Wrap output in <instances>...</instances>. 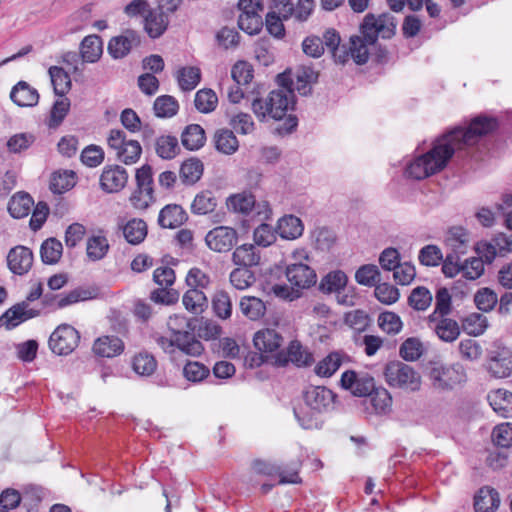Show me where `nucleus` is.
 <instances>
[{"label":"nucleus","mask_w":512,"mask_h":512,"mask_svg":"<svg viewBox=\"0 0 512 512\" xmlns=\"http://www.w3.org/2000/svg\"><path fill=\"white\" fill-rule=\"evenodd\" d=\"M498 126L492 117H475L467 128L455 127L437 138L433 147L410 162L405 170L408 177L422 180L443 170L454 154L464 157L463 151L478 143L481 137Z\"/></svg>","instance_id":"1"},{"label":"nucleus","mask_w":512,"mask_h":512,"mask_svg":"<svg viewBox=\"0 0 512 512\" xmlns=\"http://www.w3.org/2000/svg\"><path fill=\"white\" fill-rule=\"evenodd\" d=\"M396 27V18L388 12L366 14L359 26V35L350 38V52L354 62L363 65L371 57L377 63H385L389 52L378 43V38L391 39L396 33Z\"/></svg>","instance_id":"2"},{"label":"nucleus","mask_w":512,"mask_h":512,"mask_svg":"<svg viewBox=\"0 0 512 512\" xmlns=\"http://www.w3.org/2000/svg\"><path fill=\"white\" fill-rule=\"evenodd\" d=\"M334 393L324 386H309L303 392L304 403L294 408V415L304 429L322 426L321 414L327 412L334 402Z\"/></svg>","instance_id":"3"},{"label":"nucleus","mask_w":512,"mask_h":512,"mask_svg":"<svg viewBox=\"0 0 512 512\" xmlns=\"http://www.w3.org/2000/svg\"><path fill=\"white\" fill-rule=\"evenodd\" d=\"M295 105L294 94L287 89L272 90L266 98L253 99L251 106L259 121L281 120Z\"/></svg>","instance_id":"4"},{"label":"nucleus","mask_w":512,"mask_h":512,"mask_svg":"<svg viewBox=\"0 0 512 512\" xmlns=\"http://www.w3.org/2000/svg\"><path fill=\"white\" fill-rule=\"evenodd\" d=\"M384 376L387 384L393 388L418 391L421 387V376L418 371L401 361L387 363Z\"/></svg>","instance_id":"5"},{"label":"nucleus","mask_w":512,"mask_h":512,"mask_svg":"<svg viewBox=\"0 0 512 512\" xmlns=\"http://www.w3.org/2000/svg\"><path fill=\"white\" fill-rule=\"evenodd\" d=\"M170 333L176 336V341L182 340L186 355L199 356L204 350L202 343L195 337V324L193 319L184 315L170 316L167 321Z\"/></svg>","instance_id":"6"},{"label":"nucleus","mask_w":512,"mask_h":512,"mask_svg":"<svg viewBox=\"0 0 512 512\" xmlns=\"http://www.w3.org/2000/svg\"><path fill=\"white\" fill-rule=\"evenodd\" d=\"M107 144L116 159L126 165L135 164L141 157L142 147L137 140L127 139L120 129H112L107 137Z\"/></svg>","instance_id":"7"},{"label":"nucleus","mask_w":512,"mask_h":512,"mask_svg":"<svg viewBox=\"0 0 512 512\" xmlns=\"http://www.w3.org/2000/svg\"><path fill=\"white\" fill-rule=\"evenodd\" d=\"M136 189L130 196L132 206L145 210L154 201L153 172L149 164H144L136 170Z\"/></svg>","instance_id":"8"},{"label":"nucleus","mask_w":512,"mask_h":512,"mask_svg":"<svg viewBox=\"0 0 512 512\" xmlns=\"http://www.w3.org/2000/svg\"><path fill=\"white\" fill-rule=\"evenodd\" d=\"M432 385L436 389L448 390L466 381V373L459 364L446 366L433 363L428 373Z\"/></svg>","instance_id":"9"},{"label":"nucleus","mask_w":512,"mask_h":512,"mask_svg":"<svg viewBox=\"0 0 512 512\" xmlns=\"http://www.w3.org/2000/svg\"><path fill=\"white\" fill-rule=\"evenodd\" d=\"M79 332L69 324L59 325L49 338V347L56 355H68L78 346Z\"/></svg>","instance_id":"10"},{"label":"nucleus","mask_w":512,"mask_h":512,"mask_svg":"<svg viewBox=\"0 0 512 512\" xmlns=\"http://www.w3.org/2000/svg\"><path fill=\"white\" fill-rule=\"evenodd\" d=\"M340 385L356 397L371 396L375 391L374 378L367 372L347 370L341 375Z\"/></svg>","instance_id":"11"},{"label":"nucleus","mask_w":512,"mask_h":512,"mask_svg":"<svg viewBox=\"0 0 512 512\" xmlns=\"http://www.w3.org/2000/svg\"><path fill=\"white\" fill-rule=\"evenodd\" d=\"M289 362L297 367H308L314 363V357L299 341L293 340L286 350L279 351L275 357V364L278 366H286Z\"/></svg>","instance_id":"12"},{"label":"nucleus","mask_w":512,"mask_h":512,"mask_svg":"<svg viewBox=\"0 0 512 512\" xmlns=\"http://www.w3.org/2000/svg\"><path fill=\"white\" fill-rule=\"evenodd\" d=\"M205 242L215 252H228L237 242V232L231 227L218 226L207 233Z\"/></svg>","instance_id":"13"},{"label":"nucleus","mask_w":512,"mask_h":512,"mask_svg":"<svg viewBox=\"0 0 512 512\" xmlns=\"http://www.w3.org/2000/svg\"><path fill=\"white\" fill-rule=\"evenodd\" d=\"M285 274L290 284L299 291L300 289H308L317 282L315 270L305 263L287 265Z\"/></svg>","instance_id":"14"},{"label":"nucleus","mask_w":512,"mask_h":512,"mask_svg":"<svg viewBox=\"0 0 512 512\" xmlns=\"http://www.w3.org/2000/svg\"><path fill=\"white\" fill-rule=\"evenodd\" d=\"M95 291L86 288H75L65 295H54L51 293L43 296V303L47 306H52L55 309H62L75 303L93 299Z\"/></svg>","instance_id":"15"},{"label":"nucleus","mask_w":512,"mask_h":512,"mask_svg":"<svg viewBox=\"0 0 512 512\" xmlns=\"http://www.w3.org/2000/svg\"><path fill=\"white\" fill-rule=\"evenodd\" d=\"M128 172L120 165H107L100 176V187L107 193L120 192L128 182Z\"/></svg>","instance_id":"16"},{"label":"nucleus","mask_w":512,"mask_h":512,"mask_svg":"<svg viewBox=\"0 0 512 512\" xmlns=\"http://www.w3.org/2000/svg\"><path fill=\"white\" fill-rule=\"evenodd\" d=\"M253 470L258 474L263 475H279V484H296L300 483L301 479L298 475V467L295 466L289 470L283 469L281 466L266 462L263 460H255L252 464Z\"/></svg>","instance_id":"17"},{"label":"nucleus","mask_w":512,"mask_h":512,"mask_svg":"<svg viewBox=\"0 0 512 512\" xmlns=\"http://www.w3.org/2000/svg\"><path fill=\"white\" fill-rule=\"evenodd\" d=\"M7 264L10 271L16 275L28 273L33 264V253L25 246L12 248L7 255Z\"/></svg>","instance_id":"18"},{"label":"nucleus","mask_w":512,"mask_h":512,"mask_svg":"<svg viewBox=\"0 0 512 512\" xmlns=\"http://www.w3.org/2000/svg\"><path fill=\"white\" fill-rule=\"evenodd\" d=\"M140 44L139 35L133 30H126L123 34L113 37L108 43V52L114 59L125 57L133 47Z\"/></svg>","instance_id":"19"},{"label":"nucleus","mask_w":512,"mask_h":512,"mask_svg":"<svg viewBox=\"0 0 512 512\" xmlns=\"http://www.w3.org/2000/svg\"><path fill=\"white\" fill-rule=\"evenodd\" d=\"M428 326L438 338L446 343L454 342L460 335L461 328L458 322L447 316L436 317L434 321H427Z\"/></svg>","instance_id":"20"},{"label":"nucleus","mask_w":512,"mask_h":512,"mask_svg":"<svg viewBox=\"0 0 512 512\" xmlns=\"http://www.w3.org/2000/svg\"><path fill=\"white\" fill-rule=\"evenodd\" d=\"M255 348L265 354L279 352V348L283 344L282 335L275 329H262L255 333L253 337Z\"/></svg>","instance_id":"21"},{"label":"nucleus","mask_w":512,"mask_h":512,"mask_svg":"<svg viewBox=\"0 0 512 512\" xmlns=\"http://www.w3.org/2000/svg\"><path fill=\"white\" fill-rule=\"evenodd\" d=\"M37 316V312L29 308L26 301H22L9 308L1 317L0 323L7 329H13L22 322Z\"/></svg>","instance_id":"22"},{"label":"nucleus","mask_w":512,"mask_h":512,"mask_svg":"<svg viewBox=\"0 0 512 512\" xmlns=\"http://www.w3.org/2000/svg\"><path fill=\"white\" fill-rule=\"evenodd\" d=\"M11 100L20 107H33L38 104L39 93L25 81H19L10 92Z\"/></svg>","instance_id":"23"},{"label":"nucleus","mask_w":512,"mask_h":512,"mask_svg":"<svg viewBox=\"0 0 512 512\" xmlns=\"http://www.w3.org/2000/svg\"><path fill=\"white\" fill-rule=\"evenodd\" d=\"M444 242L449 249L447 254L462 256L467 253L468 233L463 227H452L447 231Z\"/></svg>","instance_id":"24"},{"label":"nucleus","mask_w":512,"mask_h":512,"mask_svg":"<svg viewBox=\"0 0 512 512\" xmlns=\"http://www.w3.org/2000/svg\"><path fill=\"white\" fill-rule=\"evenodd\" d=\"M489 372L496 378H505L512 373V354L506 348H500L499 353L492 356L488 363Z\"/></svg>","instance_id":"25"},{"label":"nucleus","mask_w":512,"mask_h":512,"mask_svg":"<svg viewBox=\"0 0 512 512\" xmlns=\"http://www.w3.org/2000/svg\"><path fill=\"white\" fill-rule=\"evenodd\" d=\"M303 231L304 225L301 219L294 215H284L277 222L276 232L283 239L295 240L302 236Z\"/></svg>","instance_id":"26"},{"label":"nucleus","mask_w":512,"mask_h":512,"mask_svg":"<svg viewBox=\"0 0 512 512\" xmlns=\"http://www.w3.org/2000/svg\"><path fill=\"white\" fill-rule=\"evenodd\" d=\"M123 341L116 336H102L95 340L93 352L100 357L111 358L122 353Z\"/></svg>","instance_id":"27"},{"label":"nucleus","mask_w":512,"mask_h":512,"mask_svg":"<svg viewBox=\"0 0 512 512\" xmlns=\"http://www.w3.org/2000/svg\"><path fill=\"white\" fill-rule=\"evenodd\" d=\"M186 220V213L180 205L169 204L161 209L158 224L162 228L174 229L181 226Z\"/></svg>","instance_id":"28"},{"label":"nucleus","mask_w":512,"mask_h":512,"mask_svg":"<svg viewBox=\"0 0 512 512\" xmlns=\"http://www.w3.org/2000/svg\"><path fill=\"white\" fill-rule=\"evenodd\" d=\"M500 505L498 492L490 487L481 488L474 497L476 512H495Z\"/></svg>","instance_id":"29"},{"label":"nucleus","mask_w":512,"mask_h":512,"mask_svg":"<svg viewBox=\"0 0 512 512\" xmlns=\"http://www.w3.org/2000/svg\"><path fill=\"white\" fill-rule=\"evenodd\" d=\"M232 260L235 265L250 269L259 264L260 252L253 244H243L234 250Z\"/></svg>","instance_id":"30"},{"label":"nucleus","mask_w":512,"mask_h":512,"mask_svg":"<svg viewBox=\"0 0 512 512\" xmlns=\"http://www.w3.org/2000/svg\"><path fill=\"white\" fill-rule=\"evenodd\" d=\"M493 410L503 418L512 416V393L505 389H498L488 395Z\"/></svg>","instance_id":"31"},{"label":"nucleus","mask_w":512,"mask_h":512,"mask_svg":"<svg viewBox=\"0 0 512 512\" xmlns=\"http://www.w3.org/2000/svg\"><path fill=\"white\" fill-rule=\"evenodd\" d=\"M168 24V16L158 9L149 10L145 16L144 28L151 38L160 37L166 31Z\"/></svg>","instance_id":"32"},{"label":"nucleus","mask_w":512,"mask_h":512,"mask_svg":"<svg viewBox=\"0 0 512 512\" xmlns=\"http://www.w3.org/2000/svg\"><path fill=\"white\" fill-rule=\"evenodd\" d=\"M34 205V200L26 192H18L8 203V211L13 218L20 219L28 216Z\"/></svg>","instance_id":"33"},{"label":"nucleus","mask_w":512,"mask_h":512,"mask_svg":"<svg viewBox=\"0 0 512 512\" xmlns=\"http://www.w3.org/2000/svg\"><path fill=\"white\" fill-rule=\"evenodd\" d=\"M239 308L242 314L251 321L262 319L266 313V304L258 297L243 296Z\"/></svg>","instance_id":"34"},{"label":"nucleus","mask_w":512,"mask_h":512,"mask_svg":"<svg viewBox=\"0 0 512 512\" xmlns=\"http://www.w3.org/2000/svg\"><path fill=\"white\" fill-rule=\"evenodd\" d=\"M206 141L204 129L199 124H190L181 134L182 145L188 150L200 149Z\"/></svg>","instance_id":"35"},{"label":"nucleus","mask_w":512,"mask_h":512,"mask_svg":"<svg viewBox=\"0 0 512 512\" xmlns=\"http://www.w3.org/2000/svg\"><path fill=\"white\" fill-rule=\"evenodd\" d=\"M120 228L126 241L132 245L142 243L147 236V224L142 219H131Z\"/></svg>","instance_id":"36"},{"label":"nucleus","mask_w":512,"mask_h":512,"mask_svg":"<svg viewBox=\"0 0 512 512\" xmlns=\"http://www.w3.org/2000/svg\"><path fill=\"white\" fill-rule=\"evenodd\" d=\"M348 278L341 270L331 271L325 275L319 284V290L326 294H340L347 285Z\"/></svg>","instance_id":"37"},{"label":"nucleus","mask_w":512,"mask_h":512,"mask_svg":"<svg viewBox=\"0 0 512 512\" xmlns=\"http://www.w3.org/2000/svg\"><path fill=\"white\" fill-rule=\"evenodd\" d=\"M156 154L165 160H170L176 157L180 151L178 138L173 135L158 136L154 143Z\"/></svg>","instance_id":"38"},{"label":"nucleus","mask_w":512,"mask_h":512,"mask_svg":"<svg viewBox=\"0 0 512 512\" xmlns=\"http://www.w3.org/2000/svg\"><path fill=\"white\" fill-rule=\"evenodd\" d=\"M102 52V41L99 36L89 35L82 40L80 53L83 61L94 63L100 58Z\"/></svg>","instance_id":"39"},{"label":"nucleus","mask_w":512,"mask_h":512,"mask_svg":"<svg viewBox=\"0 0 512 512\" xmlns=\"http://www.w3.org/2000/svg\"><path fill=\"white\" fill-rule=\"evenodd\" d=\"M185 308L193 314H201L208 307V299L201 289H188L182 298Z\"/></svg>","instance_id":"40"},{"label":"nucleus","mask_w":512,"mask_h":512,"mask_svg":"<svg viewBox=\"0 0 512 512\" xmlns=\"http://www.w3.org/2000/svg\"><path fill=\"white\" fill-rule=\"evenodd\" d=\"M203 163L198 158L185 160L180 167V179L186 185L195 184L203 174Z\"/></svg>","instance_id":"41"},{"label":"nucleus","mask_w":512,"mask_h":512,"mask_svg":"<svg viewBox=\"0 0 512 512\" xmlns=\"http://www.w3.org/2000/svg\"><path fill=\"white\" fill-rule=\"evenodd\" d=\"M255 204V197L248 192L234 194L227 199L229 210L244 215H248L255 208Z\"/></svg>","instance_id":"42"},{"label":"nucleus","mask_w":512,"mask_h":512,"mask_svg":"<svg viewBox=\"0 0 512 512\" xmlns=\"http://www.w3.org/2000/svg\"><path fill=\"white\" fill-rule=\"evenodd\" d=\"M109 248V242L105 236H91L88 238L86 244L87 257L91 261H99L107 255Z\"/></svg>","instance_id":"43"},{"label":"nucleus","mask_w":512,"mask_h":512,"mask_svg":"<svg viewBox=\"0 0 512 512\" xmlns=\"http://www.w3.org/2000/svg\"><path fill=\"white\" fill-rule=\"evenodd\" d=\"M53 85L54 93L58 96H64L71 88V79L69 74L58 66H51L48 70Z\"/></svg>","instance_id":"44"},{"label":"nucleus","mask_w":512,"mask_h":512,"mask_svg":"<svg viewBox=\"0 0 512 512\" xmlns=\"http://www.w3.org/2000/svg\"><path fill=\"white\" fill-rule=\"evenodd\" d=\"M452 310L451 295L447 288L441 287L435 296L434 311L427 317V321H434L436 317L448 316Z\"/></svg>","instance_id":"45"},{"label":"nucleus","mask_w":512,"mask_h":512,"mask_svg":"<svg viewBox=\"0 0 512 512\" xmlns=\"http://www.w3.org/2000/svg\"><path fill=\"white\" fill-rule=\"evenodd\" d=\"M62 252V243L56 238H48L42 243L40 248L41 260L44 264H56L60 260Z\"/></svg>","instance_id":"46"},{"label":"nucleus","mask_w":512,"mask_h":512,"mask_svg":"<svg viewBox=\"0 0 512 512\" xmlns=\"http://www.w3.org/2000/svg\"><path fill=\"white\" fill-rule=\"evenodd\" d=\"M216 149L223 154H233L239 147L238 140L233 131L221 129L214 136Z\"/></svg>","instance_id":"47"},{"label":"nucleus","mask_w":512,"mask_h":512,"mask_svg":"<svg viewBox=\"0 0 512 512\" xmlns=\"http://www.w3.org/2000/svg\"><path fill=\"white\" fill-rule=\"evenodd\" d=\"M176 78L183 91H191L199 84L201 71L195 66L183 67L178 70Z\"/></svg>","instance_id":"48"},{"label":"nucleus","mask_w":512,"mask_h":512,"mask_svg":"<svg viewBox=\"0 0 512 512\" xmlns=\"http://www.w3.org/2000/svg\"><path fill=\"white\" fill-rule=\"evenodd\" d=\"M217 206V199L212 191L205 190L198 193L191 205V210L194 214L205 215L215 210Z\"/></svg>","instance_id":"49"},{"label":"nucleus","mask_w":512,"mask_h":512,"mask_svg":"<svg viewBox=\"0 0 512 512\" xmlns=\"http://www.w3.org/2000/svg\"><path fill=\"white\" fill-rule=\"evenodd\" d=\"M195 108L204 114L213 112L218 104V97L212 89H200L195 94Z\"/></svg>","instance_id":"50"},{"label":"nucleus","mask_w":512,"mask_h":512,"mask_svg":"<svg viewBox=\"0 0 512 512\" xmlns=\"http://www.w3.org/2000/svg\"><path fill=\"white\" fill-rule=\"evenodd\" d=\"M317 78V72H315L311 67H301L296 73L294 90H296L300 95H308L311 92V84L316 82Z\"/></svg>","instance_id":"51"},{"label":"nucleus","mask_w":512,"mask_h":512,"mask_svg":"<svg viewBox=\"0 0 512 512\" xmlns=\"http://www.w3.org/2000/svg\"><path fill=\"white\" fill-rule=\"evenodd\" d=\"M153 109L157 117L170 118L177 114L179 104L173 96L161 95L155 99Z\"/></svg>","instance_id":"52"},{"label":"nucleus","mask_w":512,"mask_h":512,"mask_svg":"<svg viewBox=\"0 0 512 512\" xmlns=\"http://www.w3.org/2000/svg\"><path fill=\"white\" fill-rule=\"evenodd\" d=\"M212 308L218 318L229 319L232 315V301L228 292L224 290L215 292L212 298Z\"/></svg>","instance_id":"53"},{"label":"nucleus","mask_w":512,"mask_h":512,"mask_svg":"<svg viewBox=\"0 0 512 512\" xmlns=\"http://www.w3.org/2000/svg\"><path fill=\"white\" fill-rule=\"evenodd\" d=\"M488 327L487 318L479 313H472L462 319V329L469 335H482Z\"/></svg>","instance_id":"54"},{"label":"nucleus","mask_w":512,"mask_h":512,"mask_svg":"<svg viewBox=\"0 0 512 512\" xmlns=\"http://www.w3.org/2000/svg\"><path fill=\"white\" fill-rule=\"evenodd\" d=\"M132 367L138 375L150 376L156 370L157 361L153 355L147 352H141L134 356Z\"/></svg>","instance_id":"55"},{"label":"nucleus","mask_w":512,"mask_h":512,"mask_svg":"<svg viewBox=\"0 0 512 512\" xmlns=\"http://www.w3.org/2000/svg\"><path fill=\"white\" fill-rule=\"evenodd\" d=\"M75 185V173L73 171L54 172L50 181V189L53 193L61 194Z\"/></svg>","instance_id":"56"},{"label":"nucleus","mask_w":512,"mask_h":512,"mask_svg":"<svg viewBox=\"0 0 512 512\" xmlns=\"http://www.w3.org/2000/svg\"><path fill=\"white\" fill-rule=\"evenodd\" d=\"M341 364V355L332 352L315 366V373L321 377H331L340 368Z\"/></svg>","instance_id":"57"},{"label":"nucleus","mask_w":512,"mask_h":512,"mask_svg":"<svg viewBox=\"0 0 512 512\" xmlns=\"http://www.w3.org/2000/svg\"><path fill=\"white\" fill-rule=\"evenodd\" d=\"M256 281L255 274L247 268H235L230 273V283L237 290H245Z\"/></svg>","instance_id":"58"},{"label":"nucleus","mask_w":512,"mask_h":512,"mask_svg":"<svg viewBox=\"0 0 512 512\" xmlns=\"http://www.w3.org/2000/svg\"><path fill=\"white\" fill-rule=\"evenodd\" d=\"M432 302L431 292L424 286L414 288L409 297L408 304L417 311L426 310Z\"/></svg>","instance_id":"59"},{"label":"nucleus","mask_w":512,"mask_h":512,"mask_svg":"<svg viewBox=\"0 0 512 512\" xmlns=\"http://www.w3.org/2000/svg\"><path fill=\"white\" fill-rule=\"evenodd\" d=\"M399 354L406 361H416L423 354V345L417 338H408L401 344Z\"/></svg>","instance_id":"60"},{"label":"nucleus","mask_w":512,"mask_h":512,"mask_svg":"<svg viewBox=\"0 0 512 512\" xmlns=\"http://www.w3.org/2000/svg\"><path fill=\"white\" fill-rule=\"evenodd\" d=\"M183 374L188 381L198 383L209 376L210 370L200 362L188 361L183 368Z\"/></svg>","instance_id":"61"},{"label":"nucleus","mask_w":512,"mask_h":512,"mask_svg":"<svg viewBox=\"0 0 512 512\" xmlns=\"http://www.w3.org/2000/svg\"><path fill=\"white\" fill-rule=\"evenodd\" d=\"M477 308L483 312L491 311L498 302L497 294L489 288H481L474 296Z\"/></svg>","instance_id":"62"},{"label":"nucleus","mask_w":512,"mask_h":512,"mask_svg":"<svg viewBox=\"0 0 512 512\" xmlns=\"http://www.w3.org/2000/svg\"><path fill=\"white\" fill-rule=\"evenodd\" d=\"M378 325L387 334H397L401 331L403 323L396 313L386 311L378 316Z\"/></svg>","instance_id":"63"},{"label":"nucleus","mask_w":512,"mask_h":512,"mask_svg":"<svg viewBox=\"0 0 512 512\" xmlns=\"http://www.w3.org/2000/svg\"><path fill=\"white\" fill-rule=\"evenodd\" d=\"M494 444L501 448L512 446V423H503L496 426L492 432Z\"/></svg>","instance_id":"64"}]
</instances>
